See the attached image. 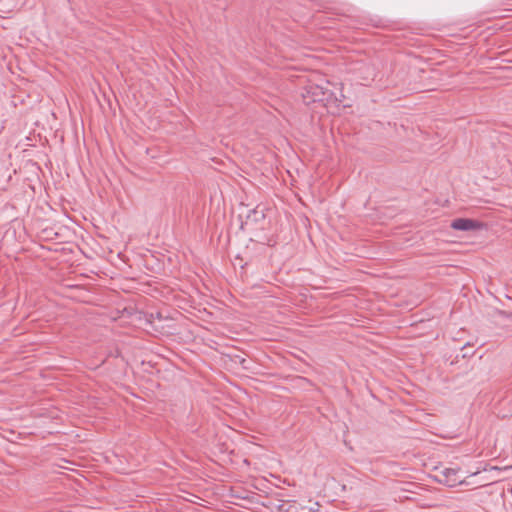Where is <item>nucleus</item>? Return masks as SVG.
<instances>
[{
    "mask_svg": "<svg viewBox=\"0 0 512 512\" xmlns=\"http://www.w3.org/2000/svg\"><path fill=\"white\" fill-rule=\"evenodd\" d=\"M438 482L448 486L455 487L458 484L462 483L458 475V471L453 468H445L440 471V473L436 476Z\"/></svg>",
    "mask_w": 512,
    "mask_h": 512,
    "instance_id": "f03ea898",
    "label": "nucleus"
},
{
    "mask_svg": "<svg viewBox=\"0 0 512 512\" xmlns=\"http://www.w3.org/2000/svg\"><path fill=\"white\" fill-rule=\"evenodd\" d=\"M330 94V91L320 84H309L303 89L302 98L306 104H310L323 102L329 98Z\"/></svg>",
    "mask_w": 512,
    "mask_h": 512,
    "instance_id": "f257e3e1",
    "label": "nucleus"
},
{
    "mask_svg": "<svg viewBox=\"0 0 512 512\" xmlns=\"http://www.w3.org/2000/svg\"><path fill=\"white\" fill-rule=\"evenodd\" d=\"M451 227L459 231H470L477 227V223L471 219L458 218L452 221Z\"/></svg>",
    "mask_w": 512,
    "mask_h": 512,
    "instance_id": "7ed1b4c3",
    "label": "nucleus"
},
{
    "mask_svg": "<svg viewBox=\"0 0 512 512\" xmlns=\"http://www.w3.org/2000/svg\"><path fill=\"white\" fill-rule=\"evenodd\" d=\"M265 214L263 209H259V207L252 209L246 216V224L248 223H258L264 220Z\"/></svg>",
    "mask_w": 512,
    "mask_h": 512,
    "instance_id": "20e7f679",
    "label": "nucleus"
}]
</instances>
